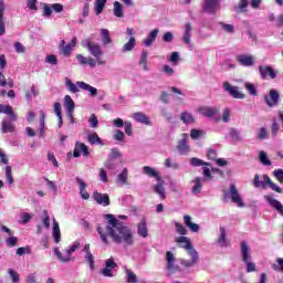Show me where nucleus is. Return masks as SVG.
Wrapping results in <instances>:
<instances>
[{"mask_svg":"<svg viewBox=\"0 0 283 283\" xmlns=\"http://www.w3.org/2000/svg\"><path fill=\"white\" fill-rule=\"evenodd\" d=\"M273 175H274L275 179L279 181V184H283V169L274 170Z\"/></svg>","mask_w":283,"mask_h":283,"instance_id":"59","label":"nucleus"},{"mask_svg":"<svg viewBox=\"0 0 283 283\" xmlns=\"http://www.w3.org/2000/svg\"><path fill=\"white\" fill-rule=\"evenodd\" d=\"M189 163H190V166H193V167H200V166H208V167H210L211 166L210 163L203 161L202 159H199L197 157L190 158Z\"/></svg>","mask_w":283,"mask_h":283,"instance_id":"36","label":"nucleus"},{"mask_svg":"<svg viewBox=\"0 0 283 283\" xmlns=\"http://www.w3.org/2000/svg\"><path fill=\"white\" fill-rule=\"evenodd\" d=\"M135 46H136V39L130 38L129 42L124 44V46H122V52H132Z\"/></svg>","mask_w":283,"mask_h":283,"instance_id":"39","label":"nucleus"},{"mask_svg":"<svg viewBox=\"0 0 283 283\" xmlns=\"http://www.w3.org/2000/svg\"><path fill=\"white\" fill-rule=\"evenodd\" d=\"M166 262H167L166 269L168 272H171V273L180 272V266L175 265L176 256L171 251L166 252Z\"/></svg>","mask_w":283,"mask_h":283,"instance_id":"11","label":"nucleus"},{"mask_svg":"<svg viewBox=\"0 0 283 283\" xmlns=\"http://www.w3.org/2000/svg\"><path fill=\"white\" fill-rule=\"evenodd\" d=\"M113 12L115 17H117L118 19H123L124 17L123 4H120V2L118 1H115Z\"/></svg>","mask_w":283,"mask_h":283,"instance_id":"35","label":"nucleus"},{"mask_svg":"<svg viewBox=\"0 0 283 283\" xmlns=\"http://www.w3.org/2000/svg\"><path fill=\"white\" fill-rule=\"evenodd\" d=\"M264 101L266 106H269L270 108H273L274 106L279 105V102H280L279 91L271 90L270 97L268 95H264Z\"/></svg>","mask_w":283,"mask_h":283,"instance_id":"12","label":"nucleus"},{"mask_svg":"<svg viewBox=\"0 0 283 283\" xmlns=\"http://www.w3.org/2000/svg\"><path fill=\"white\" fill-rule=\"evenodd\" d=\"M208 160H216L217 159V151L216 149L209 148L207 153Z\"/></svg>","mask_w":283,"mask_h":283,"instance_id":"63","label":"nucleus"},{"mask_svg":"<svg viewBox=\"0 0 283 283\" xmlns=\"http://www.w3.org/2000/svg\"><path fill=\"white\" fill-rule=\"evenodd\" d=\"M259 74H260L261 80H263V81H268L269 78L270 80L276 78V73H275L273 66L260 65Z\"/></svg>","mask_w":283,"mask_h":283,"instance_id":"7","label":"nucleus"},{"mask_svg":"<svg viewBox=\"0 0 283 283\" xmlns=\"http://www.w3.org/2000/svg\"><path fill=\"white\" fill-rule=\"evenodd\" d=\"M175 227H176V232L179 235H187L188 231H187L185 226H182L181 223L176 222Z\"/></svg>","mask_w":283,"mask_h":283,"instance_id":"51","label":"nucleus"},{"mask_svg":"<svg viewBox=\"0 0 283 283\" xmlns=\"http://www.w3.org/2000/svg\"><path fill=\"white\" fill-rule=\"evenodd\" d=\"M128 181V169L124 168L122 172L117 176V182H120L122 185H127Z\"/></svg>","mask_w":283,"mask_h":283,"instance_id":"40","label":"nucleus"},{"mask_svg":"<svg viewBox=\"0 0 283 283\" xmlns=\"http://www.w3.org/2000/svg\"><path fill=\"white\" fill-rule=\"evenodd\" d=\"M133 119H135L136 123H140V124L146 125V126L151 125L150 117L143 114L142 112H137V113L133 114Z\"/></svg>","mask_w":283,"mask_h":283,"instance_id":"18","label":"nucleus"},{"mask_svg":"<svg viewBox=\"0 0 283 283\" xmlns=\"http://www.w3.org/2000/svg\"><path fill=\"white\" fill-rule=\"evenodd\" d=\"M184 224H185V227H187L193 233H198L200 231L199 224L192 222V218H191L190 214H185L184 216Z\"/></svg>","mask_w":283,"mask_h":283,"instance_id":"16","label":"nucleus"},{"mask_svg":"<svg viewBox=\"0 0 283 283\" xmlns=\"http://www.w3.org/2000/svg\"><path fill=\"white\" fill-rule=\"evenodd\" d=\"M76 85L80 90L88 91L91 96H95L98 94V91L86 82H77Z\"/></svg>","mask_w":283,"mask_h":283,"instance_id":"27","label":"nucleus"},{"mask_svg":"<svg viewBox=\"0 0 283 283\" xmlns=\"http://www.w3.org/2000/svg\"><path fill=\"white\" fill-rule=\"evenodd\" d=\"M81 153L83 154L84 157H87L90 155L87 145L84 143L77 142L74 145L73 157L74 158L81 157Z\"/></svg>","mask_w":283,"mask_h":283,"instance_id":"14","label":"nucleus"},{"mask_svg":"<svg viewBox=\"0 0 283 283\" xmlns=\"http://www.w3.org/2000/svg\"><path fill=\"white\" fill-rule=\"evenodd\" d=\"M143 172L146 174L149 178H156L157 181L163 180V177L159 172L150 166H144Z\"/></svg>","mask_w":283,"mask_h":283,"instance_id":"19","label":"nucleus"},{"mask_svg":"<svg viewBox=\"0 0 283 283\" xmlns=\"http://www.w3.org/2000/svg\"><path fill=\"white\" fill-rule=\"evenodd\" d=\"M18 241H19L18 237H9L7 239V244L9 248H13V247H17Z\"/></svg>","mask_w":283,"mask_h":283,"instance_id":"61","label":"nucleus"},{"mask_svg":"<svg viewBox=\"0 0 283 283\" xmlns=\"http://www.w3.org/2000/svg\"><path fill=\"white\" fill-rule=\"evenodd\" d=\"M219 231H220V235L218 238V243L221 245V247H228L230 241L227 240V230L223 228V227H220L219 228Z\"/></svg>","mask_w":283,"mask_h":283,"instance_id":"29","label":"nucleus"},{"mask_svg":"<svg viewBox=\"0 0 283 283\" xmlns=\"http://www.w3.org/2000/svg\"><path fill=\"white\" fill-rule=\"evenodd\" d=\"M245 90L249 92V94H251L252 96H256L258 95V91L254 84L252 83H245Z\"/></svg>","mask_w":283,"mask_h":283,"instance_id":"54","label":"nucleus"},{"mask_svg":"<svg viewBox=\"0 0 283 283\" xmlns=\"http://www.w3.org/2000/svg\"><path fill=\"white\" fill-rule=\"evenodd\" d=\"M223 90L232 98H237V99H244L245 98V94L240 92L238 86H232L229 82L223 83Z\"/></svg>","mask_w":283,"mask_h":283,"instance_id":"8","label":"nucleus"},{"mask_svg":"<svg viewBox=\"0 0 283 283\" xmlns=\"http://www.w3.org/2000/svg\"><path fill=\"white\" fill-rule=\"evenodd\" d=\"M147 59H148V52L143 51L140 55V61H138V65H142L144 71H149L147 66Z\"/></svg>","mask_w":283,"mask_h":283,"instance_id":"38","label":"nucleus"},{"mask_svg":"<svg viewBox=\"0 0 283 283\" xmlns=\"http://www.w3.org/2000/svg\"><path fill=\"white\" fill-rule=\"evenodd\" d=\"M53 239L55 243H59L61 241V231H60V226L57 222L53 223Z\"/></svg>","mask_w":283,"mask_h":283,"instance_id":"37","label":"nucleus"},{"mask_svg":"<svg viewBox=\"0 0 283 283\" xmlns=\"http://www.w3.org/2000/svg\"><path fill=\"white\" fill-rule=\"evenodd\" d=\"M88 123H90V126H91L92 128L98 127V118L96 117L95 114H92V115H91V117H90V119H88Z\"/></svg>","mask_w":283,"mask_h":283,"instance_id":"60","label":"nucleus"},{"mask_svg":"<svg viewBox=\"0 0 283 283\" xmlns=\"http://www.w3.org/2000/svg\"><path fill=\"white\" fill-rule=\"evenodd\" d=\"M177 150L181 156H187L189 154V146L187 139H181L178 142Z\"/></svg>","mask_w":283,"mask_h":283,"instance_id":"26","label":"nucleus"},{"mask_svg":"<svg viewBox=\"0 0 283 283\" xmlns=\"http://www.w3.org/2000/svg\"><path fill=\"white\" fill-rule=\"evenodd\" d=\"M237 61L243 66L255 65V62H253V57L251 55L241 54L237 56Z\"/></svg>","mask_w":283,"mask_h":283,"instance_id":"23","label":"nucleus"},{"mask_svg":"<svg viewBox=\"0 0 283 283\" xmlns=\"http://www.w3.org/2000/svg\"><path fill=\"white\" fill-rule=\"evenodd\" d=\"M7 85H9V88H12L13 87V82H8L7 83L6 75H3L2 72H0V86L6 87Z\"/></svg>","mask_w":283,"mask_h":283,"instance_id":"56","label":"nucleus"},{"mask_svg":"<svg viewBox=\"0 0 283 283\" xmlns=\"http://www.w3.org/2000/svg\"><path fill=\"white\" fill-rule=\"evenodd\" d=\"M107 4V0H95V13L98 15V14H102L103 13V10H105V6Z\"/></svg>","mask_w":283,"mask_h":283,"instance_id":"33","label":"nucleus"},{"mask_svg":"<svg viewBox=\"0 0 283 283\" xmlns=\"http://www.w3.org/2000/svg\"><path fill=\"white\" fill-rule=\"evenodd\" d=\"M84 260L90 265L91 271L95 270V258L93 254H85Z\"/></svg>","mask_w":283,"mask_h":283,"instance_id":"46","label":"nucleus"},{"mask_svg":"<svg viewBox=\"0 0 283 283\" xmlns=\"http://www.w3.org/2000/svg\"><path fill=\"white\" fill-rule=\"evenodd\" d=\"M276 262L277 265H274V270L283 273V259L279 258Z\"/></svg>","mask_w":283,"mask_h":283,"instance_id":"64","label":"nucleus"},{"mask_svg":"<svg viewBox=\"0 0 283 283\" xmlns=\"http://www.w3.org/2000/svg\"><path fill=\"white\" fill-rule=\"evenodd\" d=\"M6 12V3L0 0V36L6 34V22H3V13Z\"/></svg>","mask_w":283,"mask_h":283,"instance_id":"24","label":"nucleus"},{"mask_svg":"<svg viewBox=\"0 0 283 283\" xmlns=\"http://www.w3.org/2000/svg\"><path fill=\"white\" fill-rule=\"evenodd\" d=\"M126 281L128 283H138V276L133 271L126 270Z\"/></svg>","mask_w":283,"mask_h":283,"instance_id":"48","label":"nucleus"},{"mask_svg":"<svg viewBox=\"0 0 283 283\" xmlns=\"http://www.w3.org/2000/svg\"><path fill=\"white\" fill-rule=\"evenodd\" d=\"M247 8H249V0H240L239 4L234 8V10L237 12H245Z\"/></svg>","mask_w":283,"mask_h":283,"instance_id":"45","label":"nucleus"},{"mask_svg":"<svg viewBox=\"0 0 283 283\" xmlns=\"http://www.w3.org/2000/svg\"><path fill=\"white\" fill-rule=\"evenodd\" d=\"M80 245H81L80 242H74L73 245H71L67 250H65V255H63V253L60 252L59 248H54V253L56 255V259L60 260L62 263H67L74 260V258H72L71 254L74 253Z\"/></svg>","mask_w":283,"mask_h":283,"instance_id":"5","label":"nucleus"},{"mask_svg":"<svg viewBox=\"0 0 283 283\" xmlns=\"http://www.w3.org/2000/svg\"><path fill=\"white\" fill-rule=\"evenodd\" d=\"M266 185L275 191L276 193H282V189L280 186L275 185L273 180L270 179L269 175H263V181L260 180V176L256 174L253 178V187L256 189H266Z\"/></svg>","mask_w":283,"mask_h":283,"instance_id":"4","label":"nucleus"},{"mask_svg":"<svg viewBox=\"0 0 283 283\" xmlns=\"http://www.w3.org/2000/svg\"><path fill=\"white\" fill-rule=\"evenodd\" d=\"M45 62H48L51 65H57V56H55L54 54H50L48 55V57H45Z\"/></svg>","mask_w":283,"mask_h":283,"instance_id":"62","label":"nucleus"},{"mask_svg":"<svg viewBox=\"0 0 283 283\" xmlns=\"http://www.w3.org/2000/svg\"><path fill=\"white\" fill-rule=\"evenodd\" d=\"M272 137H276L280 132V125L274 120L271 125Z\"/></svg>","mask_w":283,"mask_h":283,"instance_id":"58","label":"nucleus"},{"mask_svg":"<svg viewBox=\"0 0 283 283\" xmlns=\"http://www.w3.org/2000/svg\"><path fill=\"white\" fill-rule=\"evenodd\" d=\"M265 201L269 202V205L274 208L276 211H279V213H281V216L283 217V206L282 203L276 200V199H273L271 196L266 195L264 197Z\"/></svg>","mask_w":283,"mask_h":283,"instance_id":"17","label":"nucleus"},{"mask_svg":"<svg viewBox=\"0 0 283 283\" xmlns=\"http://www.w3.org/2000/svg\"><path fill=\"white\" fill-rule=\"evenodd\" d=\"M30 252H31V250L29 247H20L15 251V254H18L19 256H23L24 254H30Z\"/></svg>","mask_w":283,"mask_h":283,"instance_id":"57","label":"nucleus"},{"mask_svg":"<svg viewBox=\"0 0 283 283\" xmlns=\"http://www.w3.org/2000/svg\"><path fill=\"white\" fill-rule=\"evenodd\" d=\"M176 242L178 244V248L187 250V253L192 256V260H185L181 259L180 263L184 268H192L196 265L199 261V254L198 251L193 249V245L191 243V240L188 237H178L176 239Z\"/></svg>","mask_w":283,"mask_h":283,"instance_id":"2","label":"nucleus"},{"mask_svg":"<svg viewBox=\"0 0 283 283\" xmlns=\"http://www.w3.org/2000/svg\"><path fill=\"white\" fill-rule=\"evenodd\" d=\"M0 113H4V114L9 115V118L11 122L18 120V117L14 114L11 105H1L0 104Z\"/></svg>","mask_w":283,"mask_h":283,"instance_id":"22","label":"nucleus"},{"mask_svg":"<svg viewBox=\"0 0 283 283\" xmlns=\"http://www.w3.org/2000/svg\"><path fill=\"white\" fill-rule=\"evenodd\" d=\"M155 193L159 195L161 200L166 199V192H165V187L163 184H158L154 188Z\"/></svg>","mask_w":283,"mask_h":283,"instance_id":"42","label":"nucleus"},{"mask_svg":"<svg viewBox=\"0 0 283 283\" xmlns=\"http://www.w3.org/2000/svg\"><path fill=\"white\" fill-rule=\"evenodd\" d=\"M92 198H94V200H95V202H97V205H101L103 207H109L111 206L109 195H106V193L102 195L99 192H94Z\"/></svg>","mask_w":283,"mask_h":283,"instance_id":"15","label":"nucleus"},{"mask_svg":"<svg viewBox=\"0 0 283 283\" xmlns=\"http://www.w3.org/2000/svg\"><path fill=\"white\" fill-rule=\"evenodd\" d=\"M220 9V0H203L202 10L207 14H216Z\"/></svg>","mask_w":283,"mask_h":283,"instance_id":"10","label":"nucleus"},{"mask_svg":"<svg viewBox=\"0 0 283 283\" xmlns=\"http://www.w3.org/2000/svg\"><path fill=\"white\" fill-rule=\"evenodd\" d=\"M87 140L91 145H95V144H101L102 143V139L101 137L98 136L97 133H91L88 134L87 136Z\"/></svg>","mask_w":283,"mask_h":283,"instance_id":"43","label":"nucleus"},{"mask_svg":"<svg viewBox=\"0 0 283 283\" xmlns=\"http://www.w3.org/2000/svg\"><path fill=\"white\" fill-rule=\"evenodd\" d=\"M199 113L207 118H212L217 115L218 109L214 107L202 106L199 108Z\"/></svg>","mask_w":283,"mask_h":283,"instance_id":"21","label":"nucleus"},{"mask_svg":"<svg viewBox=\"0 0 283 283\" xmlns=\"http://www.w3.org/2000/svg\"><path fill=\"white\" fill-rule=\"evenodd\" d=\"M270 138V132L266 128H260L258 139L265 140Z\"/></svg>","mask_w":283,"mask_h":283,"instance_id":"50","label":"nucleus"},{"mask_svg":"<svg viewBox=\"0 0 283 283\" xmlns=\"http://www.w3.org/2000/svg\"><path fill=\"white\" fill-rule=\"evenodd\" d=\"M137 233H138V235L143 237L144 239H146L148 237V228H147L146 219H142V222L138 223Z\"/></svg>","mask_w":283,"mask_h":283,"instance_id":"28","label":"nucleus"},{"mask_svg":"<svg viewBox=\"0 0 283 283\" xmlns=\"http://www.w3.org/2000/svg\"><path fill=\"white\" fill-rule=\"evenodd\" d=\"M104 219H106V226L102 228L101 224H97L96 227L97 234H99L103 244L109 245V239H112L115 244H134L135 241L133 231H130V229L127 226H125V223L119 221L112 213L105 214ZM104 230L106 232H104ZM107 237L109 239H107Z\"/></svg>","mask_w":283,"mask_h":283,"instance_id":"1","label":"nucleus"},{"mask_svg":"<svg viewBox=\"0 0 283 283\" xmlns=\"http://www.w3.org/2000/svg\"><path fill=\"white\" fill-rule=\"evenodd\" d=\"M229 193H230V197H231V201L237 203V207H240V208L244 207L243 199H241L239 190L234 185L230 186Z\"/></svg>","mask_w":283,"mask_h":283,"instance_id":"13","label":"nucleus"},{"mask_svg":"<svg viewBox=\"0 0 283 283\" xmlns=\"http://www.w3.org/2000/svg\"><path fill=\"white\" fill-rule=\"evenodd\" d=\"M180 119L186 125L195 123L193 115L191 113H188V112H182L181 116H180Z\"/></svg>","mask_w":283,"mask_h":283,"instance_id":"34","label":"nucleus"},{"mask_svg":"<svg viewBox=\"0 0 283 283\" xmlns=\"http://www.w3.org/2000/svg\"><path fill=\"white\" fill-rule=\"evenodd\" d=\"M104 269L101 270V274L104 276V277H113L114 276V273H113V269H117V263L114 261V258L111 256L109 259H107L105 262H104Z\"/></svg>","mask_w":283,"mask_h":283,"instance_id":"9","label":"nucleus"},{"mask_svg":"<svg viewBox=\"0 0 283 283\" xmlns=\"http://www.w3.org/2000/svg\"><path fill=\"white\" fill-rule=\"evenodd\" d=\"M12 123H14V120H12L11 117L2 122V128H1L2 134L13 133L15 130V127Z\"/></svg>","mask_w":283,"mask_h":283,"instance_id":"25","label":"nucleus"},{"mask_svg":"<svg viewBox=\"0 0 283 283\" xmlns=\"http://www.w3.org/2000/svg\"><path fill=\"white\" fill-rule=\"evenodd\" d=\"M4 174L7 176L8 184L12 185L14 182L13 177H12V167L7 166Z\"/></svg>","mask_w":283,"mask_h":283,"instance_id":"55","label":"nucleus"},{"mask_svg":"<svg viewBox=\"0 0 283 283\" xmlns=\"http://www.w3.org/2000/svg\"><path fill=\"white\" fill-rule=\"evenodd\" d=\"M76 182L78 184L80 187V196L84 199V200H88L90 199V195L86 190L87 185L86 182L83 181L82 178L76 177Z\"/></svg>","mask_w":283,"mask_h":283,"instance_id":"20","label":"nucleus"},{"mask_svg":"<svg viewBox=\"0 0 283 283\" xmlns=\"http://www.w3.org/2000/svg\"><path fill=\"white\" fill-rule=\"evenodd\" d=\"M83 48L88 49L92 56L96 57V60H99L103 55V52L101 50V46L96 44L95 42H92L90 40H84L82 42Z\"/></svg>","mask_w":283,"mask_h":283,"instance_id":"6","label":"nucleus"},{"mask_svg":"<svg viewBox=\"0 0 283 283\" xmlns=\"http://www.w3.org/2000/svg\"><path fill=\"white\" fill-rule=\"evenodd\" d=\"M8 274L10 276L11 283H19L20 282V275L17 271L9 269Z\"/></svg>","mask_w":283,"mask_h":283,"instance_id":"49","label":"nucleus"},{"mask_svg":"<svg viewBox=\"0 0 283 283\" xmlns=\"http://www.w3.org/2000/svg\"><path fill=\"white\" fill-rule=\"evenodd\" d=\"M219 25L221 30L227 32V34H233V32H235V27H233V24H227L224 22H220Z\"/></svg>","mask_w":283,"mask_h":283,"instance_id":"44","label":"nucleus"},{"mask_svg":"<svg viewBox=\"0 0 283 283\" xmlns=\"http://www.w3.org/2000/svg\"><path fill=\"white\" fill-rule=\"evenodd\" d=\"M241 259L243 264L247 265V273H253L256 271V265L253 263L251 256V249L247 241H241Z\"/></svg>","mask_w":283,"mask_h":283,"instance_id":"3","label":"nucleus"},{"mask_svg":"<svg viewBox=\"0 0 283 283\" xmlns=\"http://www.w3.org/2000/svg\"><path fill=\"white\" fill-rule=\"evenodd\" d=\"M202 135H203V130L201 129H197V128L190 129V138H192L193 140H197Z\"/></svg>","mask_w":283,"mask_h":283,"instance_id":"52","label":"nucleus"},{"mask_svg":"<svg viewBox=\"0 0 283 283\" xmlns=\"http://www.w3.org/2000/svg\"><path fill=\"white\" fill-rule=\"evenodd\" d=\"M65 85L69 90V92H71L72 94H77L78 88H77V84H75L74 82H72L70 78H66Z\"/></svg>","mask_w":283,"mask_h":283,"instance_id":"47","label":"nucleus"},{"mask_svg":"<svg viewBox=\"0 0 283 283\" xmlns=\"http://www.w3.org/2000/svg\"><path fill=\"white\" fill-rule=\"evenodd\" d=\"M45 133V113L40 111V127H39V138H42Z\"/></svg>","mask_w":283,"mask_h":283,"instance_id":"30","label":"nucleus"},{"mask_svg":"<svg viewBox=\"0 0 283 283\" xmlns=\"http://www.w3.org/2000/svg\"><path fill=\"white\" fill-rule=\"evenodd\" d=\"M260 163L265 166H271V160L268 157V154L264 151H260Z\"/></svg>","mask_w":283,"mask_h":283,"instance_id":"53","label":"nucleus"},{"mask_svg":"<svg viewBox=\"0 0 283 283\" xmlns=\"http://www.w3.org/2000/svg\"><path fill=\"white\" fill-rule=\"evenodd\" d=\"M65 106L67 114H72L75 111V102L72 99L71 95H65Z\"/></svg>","mask_w":283,"mask_h":283,"instance_id":"32","label":"nucleus"},{"mask_svg":"<svg viewBox=\"0 0 283 283\" xmlns=\"http://www.w3.org/2000/svg\"><path fill=\"white\" fill-rule=\"evenodd\" d=\"M229 135L234 142H242L243 137H241V134L238 128H230Z\"/></svg>","mask_w":283,"mask_h":283,"instance_id":"41","label":"nucleus"},{"mask_svg":"<svg viewBox=\"0 0 283 283\" xmlns=\"http://www.w3.org/2000/svg\"><path fill=\"white\" fill-rule=\"evenodd\" d=\"M195 186L192 187V193L199 195L202 191V178L196 177L193 180Z\"/></svg>","mask_w":283,"mask_h":283,"instance_id":"31","label":"nucleus"}]
</instances>
